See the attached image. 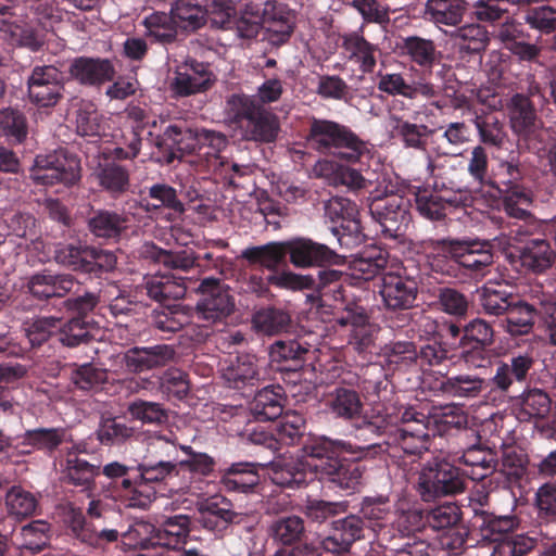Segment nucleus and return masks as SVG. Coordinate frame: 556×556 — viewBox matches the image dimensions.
Segmentation results:
<instances>
[{
    "label": "nucleus",
    "mask_w": 556,
    "mask_h": 556,
    "mask_svg": "<svg viewBox=\"0 0 556 556\" xmlns=\"http://www.w3.org/2000/svg\"><path fill=\"white\" fill-rule=\"evenodd\" d=\"M379 294L389 311H406L414 307L418 295V282L413 276L387 273L381 279Z\"/></svg>",
    "instance_id": "obj_20"
},
{
    "label": "nucleus",
    "mask_w": 556,
    "mask_h": 556,
    "mask_svg": "<svg viewBox=\"0 0 556 556\" xmlns=\"http://www.w3.org/2000/svg\"><path fill=\"white\" fill-rule=\"evenodd\" d=\"M175 349L168 344L134 346L124 354V364L131 372H142L167 366L175 357Z\"/></svg>",
    "instance_id": "obj_28"
},
{
    "label": "nucleus",
    "mask_w": 556,
    "mask_h": 556,
    "mask_svg": "<svg viewBox=\"0 0 556 556\" xmlns=\"http://www.w3.org/2000/svg\"><path fill=\"white\" fill-rule=\"evenodd\" d=\"M247 265L248 267L253 266L248 262ZM255 266L261 267L260 271L244 274L243 283L247 292L255 293L258 296L266 295L269 291V286L279 289L313 290L320 302L328 294H332L334 298L341 296L342 280L344 279L341 270L323 269L314 277L312 275L295 274L290 270H279L280 267L267 269L260 264Z\"/></svg>",
    "instance_id": "obj_3"
},
{
    "label": "nucleus",
    "mask_w": 556,
    "mask_h": 556,
    "mask_svg": "<svg viewBox=\"0 0 556 556\" xmlns=\"http://www.w3.org/2000/svg\"><path fill=\"white\" fill-rule=\"evenodd\" d=\"M458 460L468 468L464 476L475 481L486 480L497 466L495 452L480 444L466 448Z\"/></svg>",
    "instance_id": "obj_42"
},
{
    "label": "nucleus",
    "mask_w": 556,
    "mask_h": 556,
    "mask_svg": "<svg viewBox=\"0 0 556 556\" xmlns=\"http://www.w3.org/2000/svg\"><path fill=\"white\" fill-rule=\"evenodd\" d=\"M266 7H264V2L249 1L244 4L240 15H235L232 28L236 29L240 38H255L264 25Z\"/></svg>",
    "instance_id": "obj_55"
},
{
    "label": "nucleus",
    "mask_w": 556,
    "mask_h": 556,
    "mask_svg": "<svg viewBox=\"0 0 556 556\" xmlns=\"http://www.w3.org/2000/svg\"><path fill=\"white\" fill-rule=\"evenodd\" d=\"M355 454L338 456L325 465H314L321 479H327L339 489L354 493L362 485L366 467L362 464L365 458H357Z\"/></svg>",
    "instance_id": "obj_19"
},
{
    "label": "nucleus",
    "mask_w": 556,
    "mask_h": 556,
    "mask_svg": "<svg viewBox=\"0 0 556 556\" xmlns=\"http://www.w3.org/2000/svg\"><path fill=\"white\" fill-rule=\"evenodd\" d=\"M355 454L338 456L325 465H314L321 479H327L339 489L354 493L362 485L366 467L362 464L365 458H357Z\"/></svg>",
    "instance_id": "obj_18"
},
{
    "label": "nucleus",
    "mask_w": 556,
    "mask_h": 556,
    "mask_svg": "<svg viewBox=\"0 0 556 556\" xmlns=\"http://www.w3.org/2000/svg\"><path fill=\"white\" fill-rule=\"evenodd\" d=\"M31 433L30 441L38 452H42L46 456L52 457L60 450V446L70 441L71 434L66 428L39 427L29 429Z\"/></svg>",
    "instance_id": "obj_62"
},
{
    "label": "nucleus",
    "mask_w": 556,
    "mask_h": 556,
    "mask_svg": "<svg viewBox=\"0 0 556 556\" xmlns=\"http://www.w3.org/2000/svg\"><path fill=\"white\" fill-rule=\"evenodd\" d=\"M541 305L540 292L532 293L529 299L513 301L505 317V330L511 336H523L532 331L535 318H539V306Z\"/></svg>",
    "instance_id": "obj_30"
},
{
    "label": "nucleus",
    "mask_w": 556,
    "mask_h": 556,
    "mask_svg": "<svg viewBox=\"0 0 556 556\" xmlns=\"http://www.w3.org/2000/svg\"><path fill=\"white\" fill-rule=\"evenodd\" d=\"M428 527L438 532L440 547L450 555H460L466 548L468 530L462 522V509L455 503H444L426 510Z\"/></svg>",
    "instance_id": "obj_9"
},
{
    "label": "nucleus",
    "mask_w": 556,
    "mask_h": 556,
    "mask_svg": "<svg viewBox=\"0 0 556 556\" xmlns=\"http://www.w3.org/2000/svg\"><path fill=\"white\" fill-rule=\"evenodd\" d=\"M130 218L124 211L91 210L87 218V228L97 239L117 242L129 228Z\"/></svg>",
    "instance_id": "obj_24"
},
{
    "label": "nucleus",
    "mask_w": 556,
    "mask_h": 556,
    "mask_svg": "<svg viewBox=\"0 0 556 556\" xmlns=\"http://www.w3.org/2000/svg\"><path fill=\"white\" fill-rule=\"evenodd\" d=\"M268 532L275 542L291 546L305 536V523L303 518L295 515L281 516L270 523Z\"/></svg>",
    "instance_id": "obj_56"
},
{
    "label": "nucleus",
    "mask_w": 556,
    "mask_h": 556,
    "mask_svg": "<svg viewBox=\"0 0 556 556\" xmlns=\"http://www.w3.org/2000/svg\"><path fill=\"white\" fill-rule=\"evenodd\" d=\"M67 534L91 548H105L118 541L119 532L109 528L105 521L87 520L79 507L70 506L64 516Z\"/></svg>",
    "instance_id": "obj_16"
},
{
    "label": "nucleus",
    "mask_w": 556,
    "mask_h": 556,
    "mask_svg": "<svg viewBox=\"0 0 556 556\" xmlns=\"http://www.w3.org/2000/svg\"><path fill=\"white\" fill-rule=\"evenodd\" d=\"M489 388V382L475 374L445 376L439 383V390L451 397L477 399Z\"/></svg>",
    "instance_id": "obj_44"
},
{
    "label": "nucleus",
    "mask_w": 556,
    "mask_h": 556,
    "mask_svg": "<svg viewBox=\"0 0 556 556\" xmlns=\"http://www.w3.org/2000/svg\"><path fill=\"white\" fill-rule=\"evenodd\" d=\"M517 418L520 421H543L548 418L552 412V400L541 389H529L523 391L517 399Z\"/></svg>",
    "instance_id": "obj_45"
},
{
    "label": "nucleus",
    "mask_w": 556,
    "mask_h": 556,
    "mask_svg": "<svg viewBox=\"0 0 556 556\" xmlns=\"http://www.w3.org/2000/svg\"><path fill=\"white\" fill-rule=\"evenodd\" d=\"M511 264L519 265L518 270L523 274H543L552 267L555 253L545 239H530L509 254Z\"/></svg>",
    "instance_id": "obj_22"
},
{
    "label": "nucleus",
    "mask_w": 556,
    "mask_h": 556,
    "mask_svg": "<svg viewBox=\"0 0 556 556\" xmlns=\"http://www.w3.org/2000/svg\"><path fill=\"white\" fill-rule=\"evenodd\" d=\"M286 396L280 386H267L257 391L249 404L251 415L256 421H273L282 416Z\"/></svg>",
    "instance_id": "obj_36"
},
{
    "label": "nucleus",
    "mask_w": 556,
    "mask_h": 556,
    "mask_svg": "<svg viewBox=\"0 0 556 556\" xmlns=\"http://www.w3.org/2000/svg\"><path fill=\"white\" fill-rule=\"evenodd\" d=\"M460 201V195L450 194L447 191L424 189L415 193L416 211L429 220L443 219L446 216V208L458 206Z\"/></svg>",
    "instance_id": "obj_38"
},
{
    "label": "nucleus",
    "mask_w": 556,
    "mask_h": 556,
    "mask_svg": "<svg viewBox=\"0 0 556 556\" xmlns=\"http://www.w3.org/2000/svg\"><path fill=\"white\" fill-rule=\"evenodd\" d=\"M98 330L96 323L89 318L73 317L64 324L60 319L58 341L64 346L77 348L93 341Z\"/></svg>",
    "instance_id": "obj_48"
},
{
    "label": "nucleus",
    "mask_w": 556,
    "mask_h": 556,
    "mask_svg": "<svg viewBox=\"0 0 556 556\" xmlns=\"http://www.w3.org/2000/svg\"><path fill=\"white\" fill-rule=\"evenodd\" d=\"M365 538V522L358 515H349L331 522L329 534L323 539V548L331 554L348 553L351 546Z\"/></svg>",
    "instance_id": "obj_23"
},
{
    "label": "nucleus",
    "mask_w": 556,
    "mask_h": 556,
    "mask_svg": "<svg viewBox=\"0 0 556 556\" xmlns=\"http://www.w3.org/2000/svg\"><path fill=\"white\" fill-rule=\"evenodd\" d=\"M429 424L430 418L427 414L408 405L405 408L404 418L391 431L386 443L401 450L405 455L421 456L430 445Z\"/></svg>",
    "instance_id": "obj_11"
},
{
    "label": "nucleus",
    "mask_w": 556,
    "mask_h": 556,
    "mask_svg": "<svg viewBox=\"0 0 556 556\" xmlns=\"http://www.w3.org/2000/svg\"><path fill=\"white\" fill-rule=\"evenodd\" d=\"M189 323L190 315L180 304L168 305L159 311L154 309L151 315V324L162 332H177Z\"/></svg>",
    "instance_id": "obj_61"
},
{
    "label": "nucleus",
    "mask_w": 556,
    "mask_h": 556,
    "mask_svg": "<svg viewBox=\"0 0 556 556\" xmlns=\"http://www.w3.org/2000/svg\"><path fill=\"white\" fill-rule=\"evenodd\" d=\"M143 25L147 36L154 42L170 45L177 40L178 28L170 13L154 12L144 18Z\"/></svg>",
    "instance_id": "obj_60"
},
{
    "label": "nucleus",
    "mask_w": 556,
    "mask_h": 556,
    "mask_svg": "<svg viewBox=\"0 0 556 556\" xmlns=\"http://www.w3.org/2000/svg\"><path fill=\"white\" fill-rule=\"evenodd\" d=\"M509 117L513 130L525 137L533 135L541 126L531 100L521 93L511 98Z\"/></svg>",
    "instance_id": "obj_46"
},
{
    "label": "nucleus",
    "mask_w": 556,
    "mask_h": 556,
    "mask_svg": "<svg viewBox=\"0 0 556 556\" xmlns=\"http://www.w3.org/2000/svg\"><path fill=\"white\" fill-rule=\"evenodd\" d=\"M473 527H476L483 540L495 544L511 533L519 527V520L516 516H500L483 509H475Z\"/></svg>",
    "instance_id": "obj_39"
},
{
    "label": "nucleus",
    "mask_w": 556,
    "mask_h": 556,
    "mask_svg": "<svg viewBox=\"0 0 556 556\" xmlns=\"http://www.w3.org/2000/svg\"><path fill=\"white\" fill-rule=\"evenodd\" d=\"M26 87L31 104L40 110H50L63 98L62 73L54 65H36L27 77Z\"/></svg>",
    "instance_id": "obj_15"
},
{
    "label": "nucleus",
    "mask_w": 556,
    "mask_h": 556,
    "mask_svg": "<svg viewBox=\"0 0 556 556\" xmlns=\"http://www.w3.org/2000/svg\"><path fill=\"white\" fill-rule=\"evenodd\" d=\"M197 291L200 299L195 305V314L203 326L224 323L233 313L235 299L219 278H203Z\"/></svg>",
    "instance_id": "obj_12"
},
{
    "label": "nucleus",
    "mask_w": 556,
    "mask_h": 556,
    "mask_svg": "<svg viewBox=\"0 0 556 556\" xmlns=\"http://www.w3.org/2000/svg\"><path fill=\"white\" fill-rule=\"evenodd\" d=\"M60 480L62 483L78 488L83 492H91L96 486V478L99 477V465L85 458L59 457Z\"/></svg>",
    "instance_id": "obj_31"
},
{
    "label": "nucleus",
    "mask_w": 556,
    "mask_h": 556,
    "mask_svg": "<svg viewBox=\"0 0 556 556\" xmlns=\"http://www.w3.org/2000/svg\"><path fill=\"white\" fill-rule=\"evenodd\" d=\"M309 434L304 415L298 412H287L276 426L278 446H303Z\"/></svg>",
    "instance_id": "obj_50"
},
{
    "label": "nucleus",
    "mask_w": 556,
    "mask_h": 556,
    "mask_svg": "<svg viewBox=\"0 0 556 556\" xmlns=\"http://www.w3.org/2000/svg\"><path fill=\"white\" fill-rule=\"evenodd\" d=\"M261 466L252 462L232 463L220 471V483L228 492L251 493L260 484Z\"/></svg>",
    "instance_id": "obj_35"
},
{
    "label": "nucleus",
    "mask_w": 556,
    "mask_h": 556,
    "mask_svg": "<svg viewBox=\"0 0 556 556\" xmlns=\"http://www.w3.org/2000/svg\"><path fill=\"white\" fill-rule=\"evenodd\" d=\"M93 175L98 186L112 198H119L130 187V173L128 168L115 161L100 163Z\"/></svg>",
    "instance_id": "obj_43"
},
{
    "label": "nucleus",
    "mask_w": 556,
    "mask_h": 556,
    "mask_svg": "<svg viewBox=\"0 0 556 556\" xmlns=\"http://www.w3.org/2000/svg\"><path fill=\"white\" fill-rule=\"evenodd\" d=\"M382 355L388 365L396 370H406L417 365V348L412 341H392L383 346Z\"/></svg>",
    "instance_id": "obj_64"
},
{
    "label": "nucleus",
    "mask_w": 556,
    "mask_h": 556,
    "mask_svg": "<svg viewBox=\"0 0 556 556\" xmlns=\"http://www.w3.org/2000/svg\"><path fill=\"white\" fill-rule=\"evenodd\" d=\"M260 106L261 104L253 96L243 92L232 93L226 98L225 113L232 123L242 128Z\"/></svg>",
    "instance_id": "obj_63"
},
{
    "label": "nucleus",
    "mask_w": 556,
    "mask_h": 556,
    "mask_svg": "<svg viewBox=\"0 0 556 556\" xmlns=\"http://www.w3.org/2000/svg\"><path fill=\"white\" fill-rule=\"evenodd\" d=\"M29 177L35 185L73 186L80 179V160L66 149H59L47 155H37Z\"/></svg>",
    "instance_id": "obj_10"
},
{
    "label": "nucleus",
    "mask_w": 556,
    "mask_h": 556,
    "mask_svg": "<svg viewBox=\"0 0 556 556\" xmlns=\"http://www.w3.org/2000/svg\"><path fill=\"white\" fill-rule=\"evenodd\" d=\"M391 119L394 122L393 131L400 138L404 147L415 150H426L428 139L434 134V129L426 124L410 123L395 114Z\"/></svg>",
    "instance_id": "obj_53"
},
{
    "label": "nucleus",
    "mask_w": 556,
    "mask_h": 556,
    "mask_svg": "<svg viewBox=\"0 0 556 556\" xmlns=\"http://www.w3.org/2000/svg\"><path fill=\"white\" fill-rule=\"evenodd\" d=\"M262 369L261 359L256 355L241 353L224 369L223 377L230 388L241 390L257 386L262 380Z\"/></svg>",
    "instance_id": "obj_32"
},
{
    "label": "nucleus",
    "mask_w": 556,
    "mask_h": 556,
    "mask_svg": "<svg viewBox=\"0 0 556 556\" xmlns=\"http://www.w3.org/2000/svg\"><path fill=\"white\" fill-rule=\"evenodd\" d=\"M98 465L99 477L103 476L106 478L110 481L111 488L127 497L131 507V498L136 497L137 489L136 460L132 464L112 460L103 466Z\"/></svg>",
    "instance_id": "obj_40"
},
{
    "label": "nucleus",
    "mask_w": 556,
    "mask_h": 556,
    "mask_svg": "<svg viewBox=\"0 0 556 556\" xmlns=\"http://www.w3.org/2000/svg\"><path fill=\"white\" fill-rule=\"evenodd\" d=\"M344 279L342 286L348 281L349 277L342 271ZM308 298L312 301H317V306L323 308L326 306V300L320 302L317 299V294H309ZM326 298H332L336 301L341 300L339 306L334 307L332 312V321L340 328H350L349 344L358 353L367 352L375 342V333L377 331L376 326L370 321V317L367 309L358 302L344 299V288L342 287L341 296L334 298L332 294L325 295Z\"/></svg>",
    "instance_id": "obj_5"
},
{
    "label": "nucleus",
    "mask_w": 556,
    "mask_h": 556,
    "mask_svg": "<svg viewBox=\"0 0 556 556\" xmlns=\"http://www.w3.org/2000/svg\"><path fill=\"white\" fill-rule=\"evenodd\" d=\"M137 489L136 497L131 498V507L147 509L156 498V485L165 483L167 479L177 477L179 468L161 462L142 459L136 462Z\"/></svg>",
    "instance_id": "obj_17"
},
{
    "label": "nucleus",
    "mask_w": 556,
    "mask_h": 556,
    "mask_svg": "<svg viewBox=\"0 0 556 556\" xmlns=\"http://www.w3.org/2000/svg\"><path fill=\"white\" fill-rule=\"evenodd\" d=\"M68 73L80 85L98 87L112 81L116 71L110 59L77 56L71 62Z\"/></svg>",
    "instance_id": "obj_27"
},
{
    "label": "nucleus",
    "mask_w": 556,
    "mask_h": 556,
    "mask_svg": "<svg viewBox=\"0 0 556 556\" xmlns=\"http://www.w3.org/2000/svg\"><path fill=\"white\" fill-rule=\"evenodd\" d=\"M315 350L311 344L301 339H279L269 346V358L273 364H277L279 371L296 372L303 368L304 364L314 354Z\"/></svg>",
    "instance_id": "obj_25"
},
{
    "label": "nucleus",
    "mask_w": 556,
    "mask_h": 556,
    "mask_svg": "<svg viewBox=\"0 0 556 556\" xmlns=\"http://www.w3.org/2000/svg\"><path fill=\"white\" fill-rule=\"evenodd\" d=\"M433 273L462 279L484 271L493 263L488 242L428 239L420 242Z\"/></svg>",
    "instance_id": "obj_2"
},
{
    "label": "nucleus",
    "mask_w": 556,
    "mask_h": 556,
    "mask_svg": "<svg viewBox=\"0 0 556 556\" xmlns=\"http://www.w3.org/2000/svg\"><path fill=\"white\" fill-rule=\"evenodd\" d=\"M169 13L177 28L193 33L206 24L208 10L195 0H176Z\"/></svg>",
    "instance_id": "obj_49"
},
{
    "label": "nucleus",
    "mask_w": 556,
    "mask_h": 556,
    "mask_svg": "<svg viewBox=\"0 0 556 556\" xmlns=\"http://www.w3.org/2000/svg\"><path fill=\"white\" fill-rule=\"evenodd\" d=\"M468 5L467 0H427L422 17L439 28L457 27L463 22Z\"/></svg>",
    "instance_id": "obj_37"
},
{
    "label": "nucleus",
    "mask_w": 556,
    "mask_h": 556,
    "mask_svg": "<svg viewBox=\"0 0 556 556\" xmlns=\"http://www.w3.org/2000/svg\"><path fill=\"white\" fill-rule=\"evenodd\" d=\"M402 51L413 63L425 70H431L439 63L442 55L432 39L419 36L405 37L402 43Z\"/></svg>",
    "instance_id": "obj_51"
},
{
    "label": "nucleus",
    "mask_w": 556,
    "mask_h": 556,
    "mask_svg": "<svg viewBox=\"0 0 556 556\" xmlns=\"http://www.w3.org/2000/svg\"><path fill=\"white\" fill-rule=\"evenodd\" d=\"M136 433L134 427L122 417L102 418L96 435L99 442L105 446L119 445L131 439Z\"/></svg>",
    "instance_id": "obj_57"
},
{
    "label": "nucleus",
    "mask_w": 556,
    "mask_h": 556,
    "mask_svg": "<svg viewBox=\"0 0 556 556\" xmlns=\"http://www.w3.org/2000/svg\"><path fill=\"white\" fill-rule=\"evenodd\" d=\"M302 451L305 456L317 459L319 462L317 465H325L345 454H355L357 458H374L377 454L384 452V448L380 443L358 445L351 441L309 434Z\"/></svg>",
    "instance_id": "obj_14"
},
{
    "label": "nucleus",
    "mask_w": 556,
    "mask_h": 556,
    "mask_svg": "<svg viewBox=\"0 0 556 556\" xmlns=\"http://www.w3.org/2000/svg\"><path fill=\"white\" fill-rule=\"evenodd\" d=\"M534 365V358L530 354L511 355L507 361L496 364L492 378L486 379L491 391L507 394L514 382H525L529 371Z\"/></svg>",
    "instance_id": "obj_26"
},
{
    "label": "nucleus",
    "mask_w": 556,
    "mask_h": 556,
    "mask_svg": "<svg viewBox=\"0 0 556 556\" xmlns=\"http://www.w3.org/2000/svg\"><path fill=\"white\" fill-rule=\"evenodd\" d=\"M330 414L346 422L358 421L364 410L361 393L350 386H337L327 397Z\"/></svg>",
    "instance_id": "obj_33"
},
{
    "label": "nucleus",
    "mask_w": 556,
    "mask_h": 556,
    "mask_svg": "<svg viewBox=\"0 0 556 556\" xmlns=\"http://www.w3.org/2000/svg\"><path fill=\"white\" fill-rule=\"evenodd\" d=\"M290 323V315L277 307L261 308L252 317L255 330L266 336H275L287 331Z\"/></svg>",
    "instance_id": "obj_58"
},
{
    "label": "nucleus",
    "mask_w": 556,
    "mask_h": 556,
    "mask_svg": "<svg viewBox=\"0 0 556 556\" xmlns=\"http://www.w3.org/2000/svg\"><path fill=\"white\" fill-rule=\"evenodd\" d=\"M191 519L188 515L179 514L162 517L156 525L141 521L137 522L130 534L146 535L140 539L139 546L142 549L163 547L166 549H179L187 542L191 531Z\"/></svg>",
    "instance_id": "obj_8"
},
{
    "label": "nucleus",
    "mask_w": 556,
    "mask_h": 556,
    "mask_svg": "<svg viewBox=\"0 0 556 556\" xmlns=\"http://www.w3.org/2000/svg\"><path fill=\"white\" fill-rule=\"evenodd\" d=\"M80 282L72 274L42 270L34 274L27 280L26 288L30 295L38 301L65 298L77 292Z\"/></svg>",
    "instance_id": "obj_21"
},
{
    "label": "nucleus",
    "mask_w": 556,
    "mask_h": 556,
    "mask_svg": "<svg viewBox=\"0 0 556 556\" xmlns=\"http://www.w3.org/2000/svg\"><path fill=\"white\" fill-rule=\"evenodd\" d=\"M187 280L175 275L154 276L144 283L147 295L160 303L167 300H180L187 292Z\"/></svg>",
    "instance_id": "obj_52"
},
{
    "label": "nucleus",
    "mask_w": 556,
    "mask_h": 556,
    "mask_svg": "<svg viewBox=\"0 0 556 556\" xmlns=\"http://www.w3.org/2000/svg\"><path fill=\"white\" fill-rule=\"evenodd\" d=\"M242 130L247 140L271 143L278 138L279 119L274 113L261 105L252 118L242 126Z\"/></svg>",
    "instance_id": "obj_47"
},
{
    "label": "nucleus",
    "mask_w": 556,
    "mask_h": 556,
    "mask_svg": "<svg viewBox=\"0 0 556 556\" xmlns=\"http://www.w3.org/2000/svg\"><path fill=\"white\" fill-rule=\"evenodd\" d=\"M409 208V199L399 194L375 198L369 205V212L386 239H400L405 235L412 220Z\"/></svg>",
    "instance_id": "obj_13"
},
{
    "label": "nucleus",
    "mask_w": 556,
    "mask_h": 556,
    "mask_svg": "<svg viewBox=\"0 0 556 556\" xmlns=\"http://www.w3.org/2000/svg\"><path fill=\"white\" fill-rule=\"evenodd\" d=\"M287 256H289L290 263L298 268L338 265L343 261V257L334 249L302 237L247 247L241 251L239 258L250 265L260 264L267 269H275L287 266Z\"/></svg>",
    "instance_id": "obj_1"
},
{
    "label": "nucleus",
    "mask_w": 556,
    "mask_h": 556,
    "mask_svg": "<svg viewBox=\"0 0 556 556\" xmlns=\"http://www.w3.org/2000/svg\"><path fill=\"white\" fill-rule=\"evenodd\" d=\"M193 132L186 126L177 124L168 125L164 131L155 138V148L157 149V161L169 165L175 160L182 157L184 152L189 150L186 140L192 139Z\"/></svg>",
    "instance_id": "obj_34"
},
{
    "label": "nucleus",
    "mask_w": 556,
    "mask_h": 556,
    "mask_svg": "<svg viewBox=\"0 0 556 556\" xmlns=\"http://www.w3.org/2000/svg\"><path fill=\"white\" fill-rule=\"evenodd\" d=\"M52 536L51 525L45 520H33L23 526L18 539L20 547L33 553H39L50 545Z\"/></svg>",
    "instance_id": "obj_59"
},
{
    "label": "nucleus",
    "mask_w": 556,
    "mask_h": 556,
    "mask_svg": "<svg viewBox=\"0 0 556 556\" xmlns=\"http://www.w3.org/2000/svg\"><path fill=\"white\" fill-rule=\"evenodd\" d=\"M466 488L464 473L444 457H432L422 464L415 485L424 502H433L443 496L456 495Z\"/></svg>",
    "instance_id": "obj_7"
},
{
    "label": "nucleus",
    "mask_w": 556,
    "mask_h": 556,
    "mask_svg": "<svg viewBox=\"0 0 556 556\" xmlns=\"http://www.w3.org/2000/svg\"><path fill=\"white\" fill-rule=\"evenodd\" d=\"M405 405H382L372 406L365 414L362 413L361 422L356 424L358 430H366L375 435L388 434L390 438L393 431L404 418Z\"/></svg>",
    "instance_id": "obj_29"
},
{
    "label": "nucleus",
    "mask_w": 556,
    "mask_h": 556,
    "mask_svg": "<svg viewBox=\"0 0 556 556\" xmlns=\"http://www.w3.org/2000/svg\"><path fill=\"white\" fill-rule=\"evenodd\" d=\"M342 49L348 59L356 64L361 72L372 73L377 60L378 47L365 39L362 31H351L341 36Z\"/></svg>",
    "instance_id": "obj_41"
},
{
    "label": "nucleus",
    "mask_w": 556,
    "mask_h": 556,
    "mask_svg": "<svg viewBox=\"0 0 556 556\" xmlns=\"http://www.w3.org/2000/svg\"><path fill=\"white\" fill-rule=\"evenodd\" d=\"M148 195L153 202L141 199L140 205L148 213L159 212L162 208L169 210L176 214L185 213L184 203L178 198L174 187L167 184H154L148 189Z\"/></svg>",
    "instance_id": "obj_54"
},
{
    "label": "nucleus",
    "mask_w": 556,
    "mask_h": 556,
    "mask_svg": "<svg viewBox=\"0 0 556 556\" xmlns=\"http://www.w3.org/2000/svg\"><path fill=\"white\" fill-rule=\"evenodd\" d=\"M305 141L320 154L337 156L350 164L362 163L370 154L369 143L349 126L312 116L307 119Z\"/></svg>",
    "instance_id": "obj_4"
},
{
    "label": "nucleus",
    "mask_w": 556,
    "mask_h": 556,
    "mask_svg": "<svg viewBox=\"0 0 556 556\" xmlns=\"http://www.w3.org/2000/svg\"><path fill=\"white\" fill-rule=\"evenodd\" d=\"M488 186L497 190L503 208L509 217L525 222L532 217L529 212L532 193L525 185L523 169L518 163L501 162L493 170Z\"/></svg>",
    "instance_id": "obj_6"
}]
</instances>
